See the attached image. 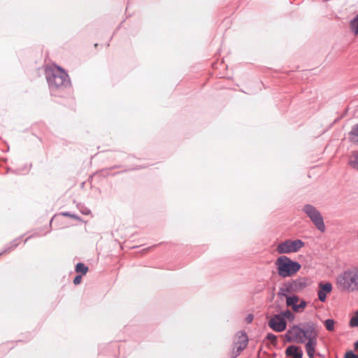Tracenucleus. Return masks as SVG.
Listing matches in <instances>:
<instances>
[{
	"mask_svg": "<svg viewBox=\"0 0 358 358\" xmlns=\"http://www.w3.org/2000/svg\"><path fill=\"white\" fill-rule=\"evenodd\" d=\"M284 336L287 342L304 343L306 341L310 338L318 336L317 324L314 322L309 321L298 324H293L289 328Z\"/></svg>",
	"mask_w": 358,
	"mask_h": 358,
	"instance_id": "obj_1",
	"label": "nucleus"
},
{
	"mask_svg": "<svg viewBox=\"0 0 358 358\" xmlns=\"http://www.w3.org/2000/svg\"><path fill=\"white\" fill-rule=\"evenodd\" d=\"M45 76L51 92L69 88L71 83L67 72L61 66H46L44 70Z\"/></svg>",
	"mask_w": 358,
	"mask_h": 358,
	"instance_id": "obj_2",
	"label": "nucleus"
},
{
	"mask_svg": "<svg viewBox=\"0 0 358 358\" xmlns=\"http://www.w3.org/2000/svg\"><path fill=\"white\" fill-rule=\"evenodd\" d=\"M275 264L278 275L283 278L293 276L301 268L299 262L293 261L285 255L278 257Z\"/></svg>",
	"mask_w": 358,
	"mask_h": 358,
	"instance_id": "obj_3",
	"label": "nucleus"
},
{
	"mask_svg": "<svg viewBox=\"0 0 358 358\" xmlns=\"http://www.w3.org/2000/svg\"><path fill=\"white\" fill-rule=\"evenodd\" d=\"M338 288L343 291L358 290V269L353 268L344 271L337 278Z\"/></svg>",
	"mask_w": 358,
	"mask_h": 358,
	"instance_id": "obj_4",
	"label": "nucleus"
},
{
	"mask_svg": "<svg viewBox=\"0 0 358 358\" xmlns=\"http://www.w3.org/2000/svg\"><path fill=\"white\" fill-rule=\"evenodd\" d=\"M302 211L311 220L313 224L321 232L326 230L324 219L320 212L313 205L306 204L302 208Z\"/></svg>",
	"mask_w": 358,
	"mask_h": 358,
	"instance_id": "obj_5",
	"label": "nucleus"
},
{
	"mask_svg": "<svg viewBox=\"0 0 358 358\" xmlns=\"http://www.w3.org/2000/svg\"><path fill=\"white\" fill-rule=\"evenodd\" d=\"M305 243L300 239L292 241L287 239L280 244L277 247V252L279 254H289L298 252L304 246Z\"/></svg>",
	"mask_w": 358,
	"mask_h": 358,
	"instance_id": "obj_6",
	"label": "nucleus"
},
{
	"mask_svg": "<svg viewBox=\"0 0 358 358\" xmlns=\"http://www.w3.org/2000/svg\"><path fill=\"white\" fill-rule=\"evenodd\" d=\"M248 343V338L246 333L243 331H238L234 339L231 358H236L246 348Z\"/></svg>",
	"mask_w": 358,
	"mask_h": 358,
	"instance_id": "obj_7",
	"label": "nucleus"
},
{
	"mask_svg": "<svg viewBox=\"0 0 358 358\" xmlns=\"http://www.w3.org/2000/svg\"><path fill=\"white\" fill-rule=\"evenodd\" d=\"M268 327L276 332H282L286 329L287 322L276 314L268 321Z\"/></svg>",
	"mask_w": 358,
	"mask_h": 358,
	"instance_id": "obj_8",
	"label": "nucleus"
},
{
	"mask_svg": "<svg viewBox=\"0 0 358 358\" xmlns=\"http://www.w3.org/2000/svg\"><path fill=\"white\" fill-rule=\"evenodd\" d=\"M307 279L306 278H299L295 280H291L286 282L292 292H299L307 287Z\"/></svg>",
	"mask_w": 358,
	"mask_h": 358,
	"instance_id": "obj_9",
	"label": "nucleus"
},
{
	"mask_svg": "<svg viewBox=\"0 0 358 358\" xmlns=\"http://www.w3.org/2000/svg\"><path fill=\"white\" fill-rule=\"evenodd\" d=\"M332 290V285L330 282L319 283L318 299L320 301L324 302L327 299V294Z\"/></svg>",
	"mask_w": 358,
	"mask_h": 358,
	"instance_id": "obj_10",
	"label": "nucleus"
},
{
	"mask_svg": "<svg viewBox=\"0 0 358 358\" xmlns=\"http://www.w3.org/2000/svg\"><path fill=\"white\" fill-rule=\"evenodd\" d=\"M285 355L287 357H292L293 358H302L303 351L300 347L292 345L287 348Z\"/></svg>",
	"mask_w": 358,
	"mask_h": 358,
	"instance_id": "obj_11",
	"label": "nucleus"
},
{
	"mask_svg": "<svg viewBox=\"0 0 358 358\" xmlns=\"http://www.w3.org/2000/svg\"><path fill=\"white\" fill-rule=\"evenodd\" d=\"M286 299V305L291 307L292 310L297 313V303L299 301V297L297 295H289Z\"/></svg>",
	"mask_w": 358,
	"mask_h": 358,
	"instance_id": "obj_12",
	"label": "nucleus"
},
{
	"mask_svg": "<svg viewBox=\"0 0 358 358\" xmlns=\"http://www.w3.org/2000/svg\"><path fill=\"white\" fill-rule=\"evenodd\" d=\"M89 271V267L83 262H78L75 266V271L77 274L85 275Z\"/></svg>",
	"mask_w": 358,
	"mask_h": 358,
	"instance_id": "obj_13",
	"label": "nucleus"
},
{
	"mask_svg": "<svg viewBox=\"0 0 358 358\" xmlns=\"http://www.w3.org/2000/svg\"><path fill=\"white\" fill-rule=\"evenodd\" d=\"M59 216H64V217H71L73 219H75V220H79V221H82V219L80 216H78V215L76 214H74V213H71V212H69V211H65V212H62L60 213L59 215H55L51 220H50V225L51 226V224H52V222L53 221L54 219L59 217Z\"/></svg>",
	"mask_w": 358,
	"mask_h": 358,
	"instance_id": "obj_14",
	"label": "nucleus"
},
{
	"mask_svg": "<svg viewBox=\"0 0 358 358\" xmlns=\"http://www.w3.org/2000/svg\"><path fill=\"white\" fill-rule=\"evenodd\" d=\"M317 337L318 336H314L307 340L305 344L306 350H315L317 344Z\"/></svg>",
	"mask_w": 358,
	"mask_h": 358,
	"instance_id": "obj_15",
	"label": "nucleus"
},
{
	"mask_svg": "<svg viewBox=\"0 0 358 358\" xmlns=\"http://www.w3.org/2000/svg\"><path fill=\"white\" fill-rule=\"evenodd\" d=\"M288 293H292V291L290 290L289 287H288V285H287L286 282H285L282 287H280L279 288V291L278 292V295L280 297H287L289 295L287 294Z\"/></svg>",
	"mask_w": 358,
	"mask_h": 358,
	"instance_id": "obj_16",
	"label": "nucleus"
},
{
	"mask_svg": "<svg viewBox=\"0 0 358 358\" xmlns=\"http://www.w3.org/2000/svg\"><path fill=\"white\" fill-rule=\"evenodd\" d=\"M349 135L352 141L358 143V123L352 127Z\"/></svg>",
	"mask_w": 358,
	"mask_h": 358,
	"instance_id": "obj_17",
	"label": "nucleus"
},
{
	"mask_svg": "<svg viewBox=\"0 0 358 358\" xmlns=\"http://www.w3.org/2000/svg\"><path fill=\"white\" fill-rule=\"evenodd\" d=\"M280 317H282L283 320L287 319L289 322H292L295 319L294 314L290 310H286L285 311L280 312L278 313Z\"/></svg>",
	"mask_w": 358,
	"mask_h": 358,
	"instance_id": "obj_18",
	"label": "nucleus"
},
{
	"mask_svg": "<svg viewBox=\"0 0 358 358\" xmlns=\"http://www.w3.org/2000/svg\"><path fill=\"white\" fill-rule=\"evenodd\" d=\"M20 238H21V237L17 238L14 239L13 241H12L9 244L6 245L4 252H8L15 249V248H17L18 245V241Z\"/></svg>",
	"mask_w": 358,
	"mask_h": 358,
	"instance_id": "obj_19",
	"label": "nucleus"
},
{
	"mask_svg": "<svg viewBox=\"0 0 358 358\" xmlns=\"http://www.w3.org/2000/svg\"><path fill=\"white\" fill-rule=\"evenodd\" d=\"M349 163H350V165L352 168H354V169H355L358 170V152H355V153L353 155V156H352V157L350 159V162H349Z\"/></svg>",
	"mask_w": 358,
	"mask_h": 358,
	"instance_id": "obj_20",
	"label": "nucleus"
},
{
	"mask_svg": "<svg viewBox=\"0 0 358 358\" xmlns=\"http://www.w3.org/2000/svg\"><path fill=\"white\" fill-rule=\"evenodd\" d=\"M148 166V165H136V166H134L132 168L127 169H125V170L122 171H118V172H117L115 173L112 174V176H115L116 174H119V173H124V172H127L128 171H136V170H140V169H145Z\"/></svg>",
	"mask_w": 358,
	"mask_h": 358,
	"instance_id": "obj_21",
	"label": "nucleus"
},
{
	"mask_svg": "<svg viewBox=\"0 0 358 358\" xmlns=\"http://www.w3.org/2000/svg\"><path fill=\"white\" fill-rule=\"evenodd\" d=\"M324 326L326 329L329 331H332L334 330V324L335 322L333 319H327L324 321Z\"/></svg>",
	"mask_w": 358,
	"mask_h": 358,
	"instance_id": "obj_22",
	"label": "nucleus"
},
{
	"mask_svg": "<svg viewBox=\"0 0 358 358\" xmlns=\"http://www.w3.org/2000/svg\"><path fill=\"white\" fill-rule=\"evenodd\" d=\"M351 30L355 33V34H358V21L355 17L350 21V23Z\"/></svg>",
	"mask_w": 358,
	"mask_h": 358,
	"instance_id": "obj_23",
	"label": "nucleus"
},
{
	"mask_svg": "<svg viewBox=\"0 0 358 358\" xmlns=\"http://www.w3.org/2000/svg\"><path fill=\"white\" fill-rule=\"evenodd\" d=\"M350 326L351 327H358V310L355 312V315L351 317L350 320Z\"/></svg>",
	"mask_w": 358,
	"mask_h": 358,
	"instance_id": "obj_24",
	"label": "nucleus"
},
{
	"mask_svg": "<svg viewBox=\"0 0 358 358\" xmlns=\"http://www.w3.org/2000/svg\"><path fill=\"white\" fill-rule=\"evenodd\" d=\"M77 207L83 215H88L91 213V210L82 204H78Z\"/></svg>",
	"mask_w": 358,
	"mask_h": 358,
	"instance_id": "obj_25",
	"label": "nucleus"
},
{
	"mask_svg": "<svg viewBox=\"0 0 358 358\" xmlns=\"http://www.w3.org/2000/svg\"><path fill=\"white\" fill-rule=\"evenodd\" d=\"M266 338L273 345H275L278 343L277 336L272 333L267 334Z\"/></svg>",
	"mask_w": 358,
	"mask_h": 358,
	"instance_id": "obj_26",
	"label": "nucleus"
},
{
	"mask_svg": "<svg viewBox=\"0 0 358 358\" xmlns=\"http://www.w3.org/2000/svg\"><path fill=\"white\" fill-rule=\"evenodd\" d=\"M307 306V303L305 300L302 299L300 301V303H297V313L301 312V310L304 309Z\"/></svg>",
	"mask_w": 358,
	"mask_h": 358,
	"instance_id": "obj_27",
	"label": "nucleus"
},
{
	"mask_svg": "<svg viewBox=\"0 0 358 358\" xmlns=\"http://www.w3.org/2000/svg\"><path fill=\"white\" fill-rule=\"evenodd\" d=\"M83 275H80V274H77L74 278H73V282L75 285H78L79 284L81 283V281H82V278H83Z\"/></svg>",
	"mask_w": 358,
	"mask_h": 358,
	"instance_id": "obj_28",
	"label": "nucleus"
},
{
	"mask_svg": "<svg viewBox=\"0 0 358 358\" xmlns=\"http://www.w3.org/2000/svg\"><path fill=\"white\" fill-rule=\"evenodd\" d=\"M121 166H122L121 165H115V166H110V167H108V168L102 169L101 170L99 171L97 173H103V172L108 171H110V170H113V169H115L120 168Z\"/></svg>",
	"mask_w": 358,
	"mask_h": 358,
	"instance_id": "obj_29",
	"label": "nucleus"
},
{
	"mask_svg": "<svg viewBox=\"0 0 358 358\" xmlns=\"http://www.w3.org/2000/svg\"><path fill=\"white\" fill-rule=\"evenodd\" d=\"M357 355L354 353L353 351L350 350L345 352L344 358H356Z\"/></svg>",
	"mask_w": 358,
	"mask_h": 358,
	"instance_id": "obj_30",
	"label": "nucleus"
},
{
	"mask_svg": "<svg viewBox=\"0 0 358 358\" xmlns=\"http://www.w3.org/2000/svg\"><path fill=\"white\" fill-rule=\"evenodd\" d=\"M306 350L307 355L309 358H315L314 357L315 350Z\"/></svg>",
	"mask_w": 358,
	"mask_h": 358,
	"instance_id": "obj_31",
	"label": "nucleus"
},
{
	"mask_svg": "<svg viewBox=\"0 0 358 358\" xmlns=\"http://www.w3.org/2000/svg\"><path fill=\"white\" fill-rule=\"evenodd\" d=\"M253 319H254V316H253V315H252V314H249V315L247 316V317H246V320H247V322H248V323L252 322V321L253 320Z\"/></svg>",
	"mask_w": 358,
	"mask_h": 358,
	"instance_id": "obj_32",
	"label": "nucleus"
},
{
	"mask_svg": "<svg viewBox=\"0 0 358 358\" xmlns=\"http://www.w3.org/2000/svg\"><path fill=\"white\" fill-rule=\"evenodd\" d=\"M354 348L355 350H358V340L355 343Z\"/></svg>",
	"mask_w": 358,
	"mask_h": 358,
	"instance_id": "obj_33",
	"label": "nucleus"
},
{
	"mask_svg": "<svg viewBox=\"0 0 358 358\" xmlns=\"http://www.w3.org/2000/svg\"><path fill=\"white\" fill-rule=\"evenodd\" d=\"M7 172L15 173V171L11 169L10 168H8L7 169Z\"/></svg>",
	"mask_w": 358,
	"mask_h": 358,
	"instance_id": "obj_34",
	"label": "nucleus"
},
{
	"mask_svg": "<svg viewBox=\"0 0 358 358\" xmlns=\"http://www.w3.org/2000/svg\"><path fill=\"white\" fill-rule=\"evenodd\" d=\"M6 252H4V250H3V251H2L1 252H0V256H1V255H3V254L6 253Z\"/></svg>",
	"mask_w": 358,
	"mask_h": 358,
	"instance_id": "obj_35",
	"label": "nucleus"
},
{
	"mask_svg": "<svg viewBox=\"0 0 358 358\" xmlns=\"http://www.w3.org/2000/svg\"><path fill=\"white\" fill-rule=\"evenodd\" d=\"M31 237V236H29V237H27V238H26V240H25V242H27V240H28V239H29Z\"/></svg>",
	"mask_w": 358,
	"mask_h": 358,
	"instance_id": "obj_36",
	"label": "nucleus"
},
{
	"mask_svg": "<svg viewBox=\"0 0 358 358\" xmlns=\"http://www.w3.org/2000/svg\"><path fill=\"white\" fill-rule=\"evenodd\" d=\"M355 18L358 21V14L355 17Z\"/></svg>",
	"mask_w": 358,
	"mask_h": 358,
	"instance_id": "obj_37",
	"label": "nucleus"
},
{
	"mask_svg": "<svg viewBox=\"0 0 358 358\" xmlns=\"http://www.w3.org/2000/svg\"><path fill=\"white\" fill-rule=\"evenodd\" d=\"M107 47H108L110 45V43L109 42L106 44Z\"/></svg>",
	"mask_w": 358,
	"mask_h": 358,
	"instance_id": "obj_38",
	"label": "nucleus"
},
{
	"mask_svg": "<svg viewBox=\"0 0 358 358\" xmlns=\"http://www.w3.org/2000/svg\"><path fill=\"white\" fill-rule=\"evenodd\" d=\"M97 45H98V43H95V44H94V46H95V47H97Z\"/></svg>",
	"mask_w": 358,
	"mask_h": 358,
	"instance_id": "obj_39",
	"label": "nucleus"
},
{
	"mask_svg": "<svg viewBox=\"0 0 358 358\" xmlns=\"http://www.w3.org/2000/svg\"><path fill=\"white\" fill-rule=\"evenodd\" d=\"M120 29V26H119L118 27H117V29H116L115 31H116L117 29Z\"/></svg>",
	"mask_w": 358,
	"mask_h": 358,
	"instance_id": "obj_40",
	"label": "nucleus"
},
{
	"mask_svg": "<svg viewBox=\"0 0 358 358\" xmlns=\"http://www.w3.org/2000/svg\"><path fill=\"white\" fill-rule=\"evenodd\" d=\"M357 238H358V229H357Z\"/></svg>",
	"mask_w": 358,
	"mask_h": 358,
	"instance_id": "obj_41",
	"label": "nucleus"
},
{
	"mask_svg": "<svg viewBox=\"0 0 358 358\" xmlns=\"http://www.w3.org/2000/svg\"><path fill=\"white\" fill-rule=\"evenodd\" d=\"M356 358H358V355L357 356V357H356Z\"/></svg>",
	"mask_w": 358,
	"mask_h": 358,
	"instance_id": "obj_42",
	"label": "nucleus"
}]
</instances>
